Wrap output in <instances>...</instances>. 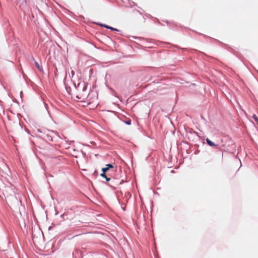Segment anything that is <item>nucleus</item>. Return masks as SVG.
Wrapping results in <instances>:
<instances>
[{
    "instance_id": "f257e3e1",
    "label": "nucleus",
    "mask_w": 258,
    "mask_h": 258,
    "mask_svg": "<svg viewBox=\"0 0 258 258\" xmlns=\"http://www.w3.org/2000/svg\"><path fill=\"white\" fill-rule=\"evenodd\" d=\"M230 141V140L228 138L221 139L220 144H216L208 138L206 139V142L210 146L214 147L217 149H220L221 150L224 151L228 150V147L230 145L229 144H227V142Z\"/></svg>"
},
{
    "instance_id": "f03ea898",
    "label": "nucleus",
    "mask_w": 258,
    "mask_h": 258,
    "mask_svg": "<svg viewBox=\"0 0 258 258\" xmlns=\"http://www.w3.org/2000/svg\"><path fill=\"white\" fill-rule=\"evenodd\" d=\"M113 168L114 167L112 165L108 164L106 165L105 167L102 168L101 171L104 173H107V172L110 168L113 169Z\"/></svg>"
},
{
    "instance_id": "7ed1b4c3",
    "label": "nucleus",
    "mask_w": 258,
    "mask_h": 258,
    "mask_svg": "<svg viewBox=\"0 0 258 258\" xmlns=\"http://www.w3.org/2000/svg\"><path fill=\"white\" fill-rule=\"evenodd\" d=\"M33 60L35 61V65L36 67V68L38 69V70L40 72L43 73V70L42 67L41 65H40L37 61H36L35 60L34 58H33Z\"/></svg>"
},
{
    "instance_id": "20e7f679",
    "label": "nucleus",
    "mask_w": 258,
    "mask_h": 258,
    "mask_svg": "<svg viewBox=\"0 0 258 258\" xmlns=\"http://www.w3.org/2000/svg\"><path fill=\"white\" fill-rule=\"evenodd\" d=\"M86 96V94H79L77 97L79 98V99H84L85 98V96Z\"/></svg>"
},
{
    "instance_id": "39448f33",
    "label": "nucleus",
    "mask_w": 258,
    "mask_h": 258,
    "mask_svg": "<svg viewBox=\"0 0 258 258\" xmlns=\"http://www.w3.org/2000/svg\"><path fill=\"white\" fill-rule=\"evenodd\" d=\"M99 25L102 27H104L107 28V29H109L112 30H115V29H114L110 26H108L106 25H105V24H99Z\"/></svg>"
},
{
    "instance_id": "423d86ee",
    "label": "nucleus",
    "mask_w": 258,
    "mask_h": 258,
    "mask_svg": "<svg viewBox=\"0 0 258 258\" xmlns=\"http://www.w3.org/2000/svg\"><path fill=\"white\" fill-rule=\"evenodd\" d=\"M252 118L258 124V117H257V116L255 114H253L252 116Z\"/></svg>"
},
{
    "instance_id": "0eeeda50",
    "label": "nucleus",
    "mask_w": 258,
    "mask_h": 258,
    "mask_svg": "<svg viewBox=\"0 0 258 258\" xmlns=\"http://www.w3.org/2000/svg\"><path fill=\"white\" fill-rule=\"evenodd\" d=\"M100 176H101V177H104V178H105V177L107 176V175H106V173H104V172H102V173H101L100 174Z\"/></svg>"
},
{
    "instance_id": "6e6552de",
    "label": "nucleus",
    "mask_w": 258,
    "mask_h": 258,
    "mask_svg": "<svg viewBox=\"0 0 258 258\" xmlns=\"http://www.w3.org/2000/svg\"><path fill=\"white\" fill-rule=\"evenodd\" d=\"M125 123L128 125H130L131 124V119H128L126 121H125Z\"/></svg>"
},
{
    "instance_id": "1a4fd4ad",
    "label": "nucleus",
    "mask_w": 258,
    "mask_h": 258,
    "mask_svg": "<svg viewBox=\"0 0 258 258\" xmlns=\"http://www.w3.org/2000/svg\"><path fill=\"white\" fill-rule=\"evenodd\" d=\"M105 179H106V182L107 183L110 180V178L109 177H108L107 176H106L105 178Z\"/></svg>"
},
{
    "instance_id": "9d476101",
    "label": "nucleus",
    "mask_w": 258,
    "mask_h": 258,
    "mask_svg": "<svg viewBox=\"0 0 258 258\" xmlns=\"http://www.w3.org/2000/svg\"><path fill=\"white\" fill-rule=\"evenodd\" d=\"M59 160H64L63 158L61 156L59 157V158L58 159Z\"/></svg>"
},
{
    "instance_id": "9b49d317",
    "label": "nucleus",
    "mask_w": 258,
    "mask_h": 258,
    "mask_svg": "<svg viewBox=\"0 0 258 258\" xmlns=\"http://www.w3.org/2000/svg\"><path fill=\"white\" fill-rule=\"evenodd\" d=\"M83 91H85L86 90V87H84L83 89Z\"/></svg>"
},
{
    "instance_id": "f8f14e48",
    "label": "nucleus",
    "mask_w": 258,
    "mask_h": 258,
    "mask_svg": "<svg viewBox=\"0 0 258 258\" xmlns=\"http://www.w3.org/2000/svg\"><path fill=\"white\" fill-rule=\"evenodd\" d=\"M82 170H85L86 169H84V168H82Z\"/></svg>"
}]
</instances>
